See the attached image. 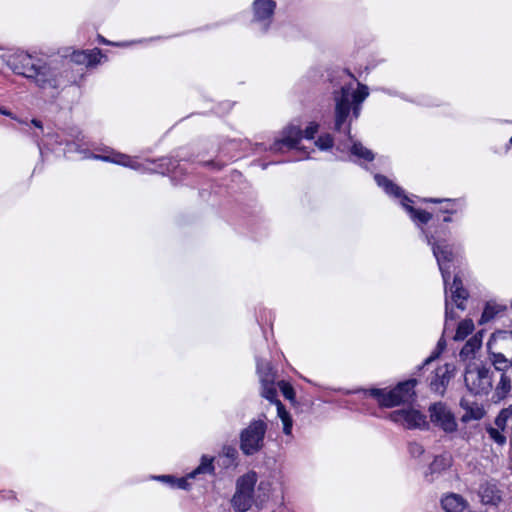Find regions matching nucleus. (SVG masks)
Returning a JSON list of instances; mask_svg holds the SVG:
<instances>
[{
  "label": "nucleus",
  "instance_id": "1",
  "mask_svg": "<svg viewBox=\"0 0 512 512\" xmlns=\"http://www.w3.org/2000/svg\"><path fill=\"white\" fill-rule=\"evenodd\" d=\"M8 67L17 75L32 80L35 85L52 98L76 82L63 61L44 60L26 52H18L7 59Z\"/></svg>",
  "mask_w": 512,
  "mask_h": 512
},
{
  "label": "nucleus",
  "instance_id": "2",
  "mask_svg": "<svg viewBox=\"0 0 512 512\" xmlns=\"http://www.w3.org/2000/svg\"><path fill=\"white\" fill-rule=\"evenodd\" d=\"M343 75L347 81L341 84L339 90H333L335 109L332 129L351 140L352 121L360 116L361 104L369 96V90L366 85L358 83L357 90L353 91L354 76L346 72Z\"/></svg>",
  "mask_w": 512,
  "mask_h": 512
},
{
  "label": "nucleus",
  "instance_id": "3",
  "mask_svg": "<svg viewBox=\"0 0 512 512\" xmlns=\"http://www.w3.org/2000/svg\"><path fill=\"white\" fill-rule=\"evenodd\" d=\"M421 233L432 249L443 279L444 288L447 291L451 276L450 268L457 257L456 246L451 242V230L447 226L440 225L433 229L422 228Z\"/></svg>",
  "mask_w": 512,
  "mask_h": 512
},
{
  "label": "nucleus",
  "instance_id": "4",
  "mask_svg": "<svg viewBox=\"0 0 512 512\" xmlns=\"http://www.w3.org/2000/svg\"><path fill=\"white\" fill-rule=\"evenodd\" d=\"M416 384L417 380L412 378L400 382L391 390L372 388L369 390L359 389L352 392L347 391L346 393H361L363 396H371L378 402L380 406L391 408L413 401L416 396Z\"/></svg>",
  "mask_w": 512,
  "mask_h": 512
},
{
  "label": "nucleus",
  "instance_id": "5",
  "mask_svg": "<svg viewBox=\"0 0 512 512\" xmlns=\"http://www.w3.org/2000/svg\"><path fill=\"white\" fill-rule=\"evenodd\" d=\"M97 159H102L104 161L112 162L118 165H122L124 167H129L136 171H142V172H154V173H160V174H166L170 172H174L178 166L179 163L177 160L173 158L163 157L156 161H151L148 163V165H151L153 167H148L147 165L140 163L137 161L136 158H133L129 155L122 154V153H116L113 156H94Z\"/></svg>",
  "mask_w": 512,
  "mask_h": 512
},
{
  "label": "nucleus",
  "instance_id": "6",
  "mask_svg": "<svg viewBox=\"0 0 512 512\" xmlns=\"http://www.w3.org/2000/svg\"><path fill=\"white\" fill-rule=\"evenodd\" d=\"M374 179L379 187H382L384 191L396 198H401V205L405 209V211L410 215V218L413 222H415L418 226L426 225L430 220H432L433 215L430 212H427L422 209H416L412 206L413 200L404 195V191L401 187L394 184L391 180L381 174H375ZM423 227H421L422 229Z\"/></svg>",
  "mask_w": 512,
  "mask_h": 512
},
{
  "label": "nucleus",
  "instance_id": "7",
  "mask_svg": "<svg viewBox=\"0 0 512 512\" xmlns=\"http://www.w3.org/2000/svg\"><path fill=\"white\" fill-rule=\"evenodd\" d=\"M318 129L319 125L316 122H311L304 131H302L300 126L290 124L282 130L281 138L276 139L269 148L264 149L275 153H282L284 149L301 150L302 148L298 146L301 139L303 137L308 140L314 139Z\"/></svg>",
  "mask_w": 512,
  "mask_h": 512
},
{
  "label": "nucleus",
  "instance_id": "8",
  "mask_svg": "<svg viewBox=\"0 0 512 512\" xmlns=\"http://www.w3.org/2000/svg\"><path fill=\"white\" fill-rule=\"evenodd\" d=\"M268 425L264 419H254L239 434V447L245 456L259 453L265 446Z\"/></svg>",
  "mask_w": 512,
  "mask_h": 512
},
{
  "label": "nucleus",
  "instance_id": "9",
  "mask_svg": "<svg viewBox=\"0 0 512 512\" xmlns=\"http://www.w3.org/2000/svg\"><path fill=\"white\" fill-rule=\"evenodd\" d=\"M445 292V325L444 333L449 328V321H455L459 318V315L454 311L451 303L460 310H465V301L469 297V292L464 288L461 277L458 274L454 275L452 284L447 286V292Z\"/></svg>",
  "mask_w": 512,
  "mask_h": 512
},
{
  "label": "nucleus",
  "instance_id": "10",
  "mask_svg": "<svg viewBox=\"0 0 512 512\" xmlns=\"http://www.w3.org/2000/svg\"><path fill=\"white\" fill-rule=\"evenodd\" d=\"M493 372L486 366L469 365L464 381L467 389L474 395H488L492 389Z\"/></svg>",
  "mask_w": 512,
  "mask_h": 512
},
{
  "label": "nucleus",
  "instance_id": "11",
  "mask_svg": "<svg viewBox=\"0 0 512 512\" xmlns=\"http://www.w3.org/2000/svg\"><path fill=\"white\" fill-rule=\"evenodd\" d=\"M431 423L445 432L451 434L457 431L458 424L454 413L443 402H436L429 406L428 409Z\"/></svg>",
  "mask_w": 512,
  "mask_h": 512
},
{
  "label": "nucleus",
  "instance_id": "12",
  "mask_svg": "<svg viewBox=\"0 0 512 512\" xmlns=\"http://www.w3.org/2000/svg\"><path fill=\"white\" fill-rule=\"evenodd\" d=\"M252 25L259 33H266L272 23L276 2L273 0H254Z\"/></svg>",
  "mask_w": 512,
  "mask_h": 512
},
{
  "label": "nucleus",
  "instance_id": "13",
  "mask_svg": "<svg viewBox=\"0 0 512 512\" xmlns=\"http://www.w3.org/2000/svg\"><path fill=\"white\" fill-rule=\"evenodd\" d=\"M389 418L391 421L400 424L407 429H429V423L426 420V416L418 410H395L389 414Z\"/></svg>",
  "mask_w": 512,
  "mask_h": 512
},
{
  "label": "nucleus",
  "instance_id": "14",
  "mask_svg": "<svg viewBox=\"0 0 512 512\" xmlns=\"http://www.w3.org/2000/svg\"><path fill=\"white\" fill-rule=\"evenodd\" d=\"M201 474H215L214 457L202 455L200 464L192 472L188 473L186 477L175 479L174 487L186 490L189 488L188 479H194Z\"/></svg>",
  "mask_w": 512,
  "mask_h": 512
},
{
  "label": "nucleus",
  "instance_id": "15",
  "mask_svg": "<svg viewBox=\"0 0 512 512\" xmlns=\"http://www.w3.org/2000/svg\"><path fill=\"white\" fill-rule=\"evenodd\" d=\"M345 141H340L337 145V150L344 152L349 149L350 157L356 158L354 161L363 160L365 162H371L375 158V154L368 148L364 147L361 142L354 141L351 136V140L345 137Z\"/></svg>",
  "mask_w": 512,
  "mask_h": 512
},
{
  "label": "nucleus",
  "instance_id": "16",
  "mask_svg": "<svg viewBox=\"0 0 512 512\" xmlns=\"http://www.w3.org/2000/svg\"><path fill=\"white\" fill-rule=\"evenodd\" d=\"M488 351H498L512 358V332L498 331L493 333L487 342Z\"/></svg>",
  "mask_w": 512,
  "mask_h": 512
},
{
  "label": "nucleus",
  "instance_id": "17",
  "mask_svg": "<svg viewBox=\"0 0 512 512\" xmlns=\"http://www.w3.org/2000/svg\"><path fill=\"white\" fill-rule=\"evenodd\" d=\"M453 370L454 367L451 364H445L438 367L431 377L429 383L430 389L435 393L443 395L450 379L452 378Z\"/></svg>",
  "mask_w": 512,
  "mask_h": 512
},
{
  "label": "nucleus",
  "instance_id": "18",
  "mask_svg": "<svg viewBox=\"0 0 512 512\" xmlns=\"http://www.w3.org/2000/svg\"><path fill=\"white\" fill-rule=\"evenodd\" d=\"M268 372L265 375H262V366L258 363V374L260 376V382L262 386L261 395L269 400L271 403H275L279 401L277 399V390L274 384L275 373L273 372L272 367L267 365Z\"/></svg>",
  "mask_w": 512,
  "mask_h": 512
},
{
  "label": "nucleus",
  "instance_id": "19",
  "mask_svg": "<svg viewBox=\"0 0 512 512\" xmlns=\"http://www.w3.org/2000/svg\"><path fill=\"white\" fill-rule=\"evenodd\" d=\"M101 57V50L98 48H94L91 50H82V51H74L70 55V59L68 61H63L67 67L70 69L69 65L70 62L78 64V65H85V66H92L96 65L100 62Z\"/></svg>",
  "mask_w": 512,
  "mask_h": 512
},
{
  "label": "nucleus",
  "instance_id": "20",
  "mask_svg": "<svg viewBox=\"0 0 512 512\" xmlns=\"http://www.w3.org/2000/svg\"><path fill=\"white\" fill-rule=\"evenodd\" d=\"M481 502L484 505L496 506L501 501V491L498 489L496 483L485 482L479 487L478 492Z\"/></svg>",
  "mask_w": 512,
  "mask_h": 512
},
{
  "label": "nucleus",
  "instance_id": "21",
  "mask_svg": "<svg viewBox=\"0 0 512 512\" xmlns=\"http://www.w3.org/2000/svg\"><path fill=\"white\" fill-rule=\"evenodd\" d=\"M425 203H444V206L439 208L440 213L453 215L458 212H462L465 208V201L461 198L450 199V198H423Z\"/></svg>",
  "mask_w": 512,
  "mask_h": 512
},
{
  "label": "nucleus",
  "instance_id": "22",
  "mask_svg": "<svg viewBox=\"0 0 512 512\" xmlns=\"http://www.w3.org/2000/svg\"><path fill=\"white\" fill-rule=\"evenodd\" d=\"M441 506L446 512H464L468 502L461 495L450 493L442 497Z\"/></svg>",
  "mask_w": 512,
  "mask_h": 512
},
{
  "label": "nucleus",
  "instance_id": "23",
  "mask_svg": "<svg viewBox=\"0 0 512 512\" xmlns=\"http://www.w3.org/2000/svg\"><path fill=\"white\" fill-rule=\"evenodd\" d=\"M483 340V332L478 331L473 335L460 350L459 356L462 360H467L472 357L475 352L481 347Z\"/></svg>",
  "mask_w": 512,
  "mask_h": 512
},
{
  "label": "nucleus",
  "instance_id": "24",
  "mask_svg": "<svg viewBox=\"0 0 512 512\" xmlns=\"http://www.w3.org/2000/svg\"><path fill=\"white\" fill-rule=\"evenodd\" d=\"M450 466V460L444 455L436 456L433 462L429 465L425 478L427 481L432 482L435 475H439L442 471L446 470Z\"/></svg>",
  "mask_w": 512,
  "mask_h": 512
},
{
  "label": "nucleus",
  "instance_id": "25",
  "mask_svg": "<svg viewBox=\"0 0 512 512\" xmlns=\"http://www.w3.org/2000/svg\"><path fill=\"white\" fill-rule=\"evenodd\" d=\"M256 482L257 474L253 471L248 472L237 480L236 492H243L253 496Z\"/></svg>",
  "mask_w": 512,
  "mask_h": 512
},
{
  "label": "nucleus",
  "instance_id": "26",
  "mask_svg": "<svg viewBox=\"0 0 512 512\" xmlns=\"http://www.w3.org/2000/svg\"><path fill=\"white\" fill-rule=\"evenodd\" d=\"M253 502V496L243 492H235L231 500L235 512H246L250 509Z\"/></svg>",
  "mask_w": 512,
  "mask_h": 512
},
{
  "label": "nucleus",
  "instance_id": "27",
  "mask_svg": "<svg viewBox=\"0 0 512 512\" xmlns=\"http://www.w3.org/2000/svg\"><path fill=\"white\" fill-rule=\"evenodd\" d=\"M489 359L494 366L495 370L505 372L512 366V358L499 353L498 351H488Z\"/></svg>",
  "mask_w": 512,
  "mask_h": 512
},
{
  "label": "nucleus",
  "instance_id": "28",
  "mask_svg": "<svg viewBox=\"0 0 512 512\" xmlns=\"http://www.w3.org/2000/svg\"><path fill=\"white\" fill-rule=\"evenodd\" d=\"M461 407L465 409V413L461 417L463 423H468L471 420H480L484 417L485 411L479 406H468L462 400L460 403Z\"/></svg>",
  "mask_w": 512,
  "mask_h": 512
},
{
  "label": "nucleus",
  "instance_id": "29",
  "mask_svg": "<svg viewBox=\"0 0 512 512\" xmlns=\"http://www.w3.org/2000/svg\"><path fill=\"white\" fill-rule=\"evenodd\" d=\"M503 310L504 306L488 302L484 308L479 323L484 324L491 321L498 313Z\"/></svg>",
  "mask_w": 512,
  "mask_h": 512
},
{
  "label": "nucleus",
  "instance_id": "30",
  "mask_svg": "<svg viewBox=\"0 0 512 512\" xmlns=\"http://www.w3.org/2000/svg\"><path fill=\"white\" fill-rule=\"evenodd\" d=\"M474 330V323L471 319H464L459 322L456 333L454 335V340L461 341L464 340L472 331Z\"/></svg>",
  "mask_w": 512,
  "mask_h": 512
},
{
  "label": "nucleus",
  "instance_id": "31",
  "mask_svg": "<svg viewBox=\"0 0 512 512\" xmlns=\"http://www.w3.org/2000/svg\"><path fill=\"white\" fill-rule=\"evenodd\" d=\"M220 455L227 459V461L224 463L225 466H236L238 464L239 453L236 447L233 445H224Z\"/></svg>",
  "mask_w": 512,
  "mask_h": 512
},
{
  "label": "nucleus",
  "instance_id": "32",
  "mask_svg": "<svg viewBox=\"0 0 512 512\" xmlns=\"http://www.w3.org/2000/svg\"><path fill=\"white\" fill-rule=\"evenodd\" d=\"M446 348V341L444 339V337L442 336L439 340H438V343L436 345V348L435 350L432 352V354L423 362L422 365L418 366V371H421L425 366H427L428 364H430L432 361H434L435 359H437L441 353L445 350Z\"/></svg>",
  "mask_w": 512,
  "mask_h": 512
},
{
  "label": "nucleus",
  "instance_id": "33",
  "mask_svg": "<svg viewBox=\"0 0 512 512\" xmlns=\"http://www.w3.org/2000/svg\"><path fill=\"white\" fill-rule=\"evenodd\" d=\"M511 390V380L505 374V372L501 373L500 381L496 386L497 395L501 398H504Z\"/></svg>",
  "mask_w": 512,
  "mask_h": 512
},
{
  "label": "nucleus",
  "instance_id": "34",
  "mask_svg": "<svg viewBox=\"0 0 512 512\" xmlns=\"http://www.w3.org/2000/svg\"><path fill=\"white\" fill-rule=\"evenodd\" d=\"M334 139L331 134L326 133L323 135H320L318 139L315 141V145L320 150H328L333 147Z\"/></svg>",
  "mask_w": 512,
  "mask_h": 512
},
{
  "label": "nucleus",
  "instance_id": "35",
  "mask_svg": "<svg viewBox=\"0 0 512 512\" xmlns=\"http://www.w3.org/2000/svg\"><path fill=\"white\" fill-rule=\"evenodd\" d=\"M512 416V408H504L495 419V424L499 429L504 430L508 419Z\"/></svg>",
  "mask_w": 512,
  "mask_h": 512
},
{
  "label": "nucleus",
  "instance_id": "36",
  "mask_svg": "<svg viewBox=\"0 0 512 512\" xmlns=\"http://www.w3.org/2000/svg\"><path fill=\"white\" fill-rule=\"evenodd\" d=\"M278 386L283 394V396L288 400H293L295 397V391L292 385L285 381H280Z\"/></svg>",
  "mask_w": 512,
  "mask_h": 512
},
{
  "label": "nucleus",
  "instance_id": "37",
  "mask_svg": "<svg viewBox=\"0 0 512 512\" xmlns=\"http://www.w3.org/2000/svg\"><path fill=\"white\" fill-rule=\"evenodd\" d=\"M487 432L491 439H493L497 444L503 445L506 442V437L496 428L490 427L487 429Z\"/></svg>",
  "mask_w": 512,
  "mask_h": 512
},
{
  "label": "nucleus",
  "instance_id": "38",
  "mask_svg": "<svg viewBox=\"0 0 512 512\" xmlns=\"http://www.w3.org/2000/svg\"><path fill=\"white\" fill-rule=\"evenodd\" d=\"M27 126L29 127V129H31L32 126L37 129V131L32 133V137L35 139L36 142H38L40 136L43 135L42 122L40 120L33 119L30 124H27ZM37 144L39 145V143Z\"/></svg>",
  "mask_w": 512,
  "mask_h": 512
},
{
  "label": "nucleus",
  "instance_id": "39",
  "mask_svg": "<svg viewBox=\"0 0 512 512\" xmlns=\"http://www.w3.org/2000/svg\"><path fill=\"white\" fill-rule=\"evenodd\" d=\"M424 451L423 446L417 442H410L408 444V452L414 458L420 457Z\"/></svg>",
  "mask_w": 512,
  "mask_h": 512
},
{
  "label": "nucleus",
  "instance_id": "40",
  "mask_svg": "<svg viewBox=\"0 0 512 512\" xmlns=\"http://www.w3.org/2000/svg\"><path fill=\"white\" fill-rule=\"evenodd\" d=\"M277 405V413L281 420L285 419L286 417H290V414L285 409L284 405L280 401H276Z\"/></svg>",
  "mask_w": 512,
  "mask_h": 512
},
{
  "label": "nucleus",
  "instance_id": "41",
  "mask_svg": "<svg viewBox=\"0 0 512 512\" xmlns=\"http://www.w3.org/2000/svg\"><path fill=\"white\" fill-rule=\"evenodd\" d=\"M282 423H283L284 434L290 435L292 432V426H293L291 417H286L285 419L282 420Z\"/></svg>",
  "mask_w": 512,
  "mask_h": 512
},
{
  "label": "nucleus",
  "instance_id": "42",
  "mask_svg": "<svg viewBox=\"0 0 512 512\" xmlns=\"http://www.w3.org/2000/svg\"><path fill=\"white\" fill-rule=\"evenodd\" d=\"M156 479L164 482V483H167L169 484L171 487H174V483H175V477L174 476H171V475H160V476H157Z\"/></svg>",
  "mask_w": 512,
  "mask_h": 512
},
{
  "label": "nucleus",
  "instance_id": "43",
  "mask_svg": "<svg viewBox=\"0 0 512 512\" xmlns=\"http://www.w3.org/2000/svg\"><path fill=\"white\" fill-rule=\"evenodd\" d=\"M451 221H452L451 216L449 214H447V216H445L440 223H438L437 225H432L429 228L433 229L435 226H440V225L446 226L445 224L449 223Z\"/></svg>",
  "mask_w": 512,
  "mask_h": 512
},
{
  "label": "nucleus",
  "instance_id": "44",
  "mask_svg": "<svg viewBox=\"0 0 512 512\" xmlns=\"http://www.w3.org/2000/svg\"><path fill=\"white\" fill-rule=\"evenodd\" d=\"M260 363L262 366V375H265L269 370L267 368V365L271 367V365L268 362H263L262 360H257V364Z\"/></svg>",
  "mask_w": 512,
  "mask_h": 512
},
{
  "label": "nucleus",
  "instance_id": "45",
  "mask_svg": "<svg viewBox=\"0 0 512 512\" xmlns=\"http://www.w3.org/2000/svg\"><path fill=\"white\" fill-rule=\"evenodd\" d=\"M343 72L349 73V72H348V71H346V70H342V71L340 72V76H339V77H340V79H341V82L339 83V88H336V85H333L334 90H339V89H340L341 84H343L345 81H347V78L343 75Z\"/></svg>",
  "mask_w": 512,
  "mask_h": 512
},
{
  "label": "nucleus",
  "instance_id": "46",
  "mask_svg": "<svg viewBox=\"0 0 512 512\" xmlns=\"http://www.w3.org/2000/svg\"><path fill=\"white\" fill-rule=\"evenodd\" d=\"M4 497H5V498H9V499H10V498H13V499H14V498H15V495H14V492H13V491H8V492H5Z\"/></svg>",
  "mask_w": 512,
  "mask_h": 512
},
{
  "label": "nucleus",
  "instance_id": "47",
  "mask_svg": "<svg viewBox=\"0 0 512 512\" xmlns=\"http://www.w3.org/2000/svg\"><path fill=\"white\" fill-rule=\"evenodd\" d=\"M99 41L103 44H109V41H107L103 36L99 35Z\"/></svg>",
  "mask_w": 512,
  "mask_h": 512
},
{
  "label": "nucleus",
  "instance_id": "48",
  "mask_svg": "<svg viewBox=\"0 0 512 512\" xmlns=\"http://www.w3.org/2000/svg\"><path fill=\"white\" fill-rule=\"evenodd\" d=\"M268 165H269V163H262L261 167H262V169H266Z\"/></svg>",
  "mask_w": 512,
  "mask_h": 512
},
{
  "label": "nucleus",
  "instance_id": "49",
  "mask_svg": "<svg viewBox=\"0 0 512 512\" xmlns=\"http://www.w3.org/2000/svg\"><path fill=\"white\" fill-rule=\"evenodd\" d=\"M0 113H1V114H4V115H7V114H8L5 110H2L1 108H0Z\"/></svg>",
  "mask_w": 512,
  "mask_h": 512
},
{
  "label": "nucleus",
  "instance_id": "50",
  "mask_svg": "<svg viewBox=\"0 0 512 512\" xmlns=\"http://www.w3.org/2000/svg\"><path fill=\"white\" fill-rule=\"evenodd\" d=\"M509 144L512 145V137L509 140Z\"/></svg>",
  "mask_w": 512,
  "mask_h": 512
}]
</instances>
